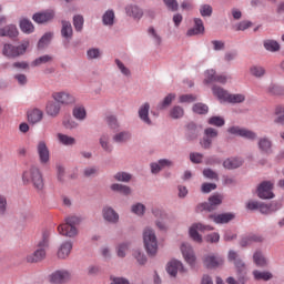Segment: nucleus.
<instances>
[{
    "label": "nucleus",
    "instance_id": "1",
    "mask_svg": "<svg viewBox=\"0 0 284 284\" xmlns=\"http://www.w3.org/2000/svg\"><path fill=\"white\" fill-rule=\"evenodd\" d=\"M229 261L233 263L236 267V278L230 276L226 278L227 284H245L247 283V268L245 267V262L241 260V256L235 251L229 252Z\"/></svg>",
    "mask_w": 284,
    "mask_h": 284
},
{
    "label": "nucleus",
    "instance_id": "2",
    "mask_svg": "<svg viewBox=\"0 0 284 284\" xmlns=\"http://www.w3.org/2000/svg\"><path fill=\"white\" fill-rule=\"evenodd\" d=\"M144 247L149 256H156L159 252V240L156 239V232L152 226H146L142 233Z\"/></svg>",
    "mask_w": 284,
    "mask_h": 284
},
{
    "label": "nucleus",
    "instance_id": "3",
    "mask_svg": "<svg viewBox=\"0 0 284 284\" xmlns=\"http://www.w3.org/2000/svg\"><path fill=\"white\" fill-rule=\"evenodd\" d=\"M22 181L24 184L32 183L36 190H43V174L37 166H31L22 173Z\"/></svg>",
    "mask_w": 284,
    "mask_h": 284
},
{
    "label": "nucleus",
    "instance_id": "4",
    "mask_svg": "<svg viewBox=\"0 0 284 284\" xmlns=\"http://www.w3.org/2000/svg\"><path fill=\"white\" fill-rule=\"evenodd\" d=\"M29 47L30 42L28 41H24L17 47L10 43H4L2 48V54L8 59H17V57H22V54L27 52Z\"/></svg>",
    "mask_w": 284,
    "mask_h": 284
},
{
    "label": "nucleus",
    "instance_id": "5",
    "mask_svg": "<svg viewBox=\"0 0 284 284\" xmlns=\"http://www.w3.org/2000/svg\"><path fill=\"white\" fill-rule=\"evenodd\" d=\"M214 227L212 225H205L203 223H194L189 229V234L195 243H203V236L199 232H212Z\"/></svg>",
    "mask_w": 284,
    "mask_h": 284
},
{
    "label": "nucleus",
    "instance_id": "6",
    "mask_svg": "<svg viewBox=\"0 0 284 284\" xmlns=\"http://www.w3.org/2000/svg\"><path fill=\"white\" fill-rule=\"evenodd\" d=\"M215 139H219V130L212 126L204 129V135L200 140L201 148L203 150H212V143H214Z\"/></svg>",
    "mask_w": 284,
    "mask_h": 284
},
{
    "label": "nucleus",
    "instance_id": "7",
    "mask_svg": "<svg viewBox=\"0 0 284 284\" xmlns=\"http://www.w3.org/2000/svg\"><path fill=\"white\" fill-rule=\"evenodd\" d=\"M223 203V195L214 194L209 197V202H204L197 205V210L200 212H214L219 205Z\"/></svg>",
    "mask_w": 284,
    "mask_h": 284
},
{
    "label": "nucleus",
    "instance_id": "8",
    "mask_svg": "<svg viewBox=\"0 0 284 284\" xmlns=\"http://www.w3.org/2000/svg\"><path fill=\"white\" fill-rule=\"evenodd\" d=\"M72 281V273L68 270H58L49 275V282L52 284H65Z\"/></svg>",
    "mask_w": 284,
    "mask_h": 284
},
{
    "label": "nucleus",
    "instance_id": "9",
    "mask_svg": "<svg viewBox=\"0 0 284 284\" xmlns=\"http://www.w3.org/2000/svg\"><path fill=\"white\" fill-rule=\"evenodd\" d=\"M52 99L60 105H74L77 103V98L68 91H59L52 93Z\"/></svg>",
    "mask_w": 284,
    "mask_h": 284
},
{
    "label": "nucleus",
    "instance_id": "10",
    "mask_svg": "<svg viewBox=\"0 0 284 284\" xmlns=\"http://www.w3.org/2000/svg\"><path fill=\"white\" fill-rule=\"evenodd\" d=\"M257 149L261 154H273L274 153V142L267 135L257 139Z\"/></svg>",
    "mask_w": 284,
    "mask_h": 284
},
{
    "label": "nucleus",
    "instance_id": "11",
    "mask_svg": "<svg viewBox=\"0 0 284 284\" xmlns=\"http://www.w3.org/2000/svg\"><path fill=\"white\" fill-rule=\"evenodd\" d=\"M57 17L54 9H47L44 11L37 12L32 16V20L36 23H50Z\"/></svg>",
    "mask_w": 284,
    "mask_h": 284
},
{
    "label": "nucleus",
    "instance_id": "12",
    "mask_svg": "<svg viewBox=\"0 0 284 284\" xmlns=\"http://www.w3.org/2000/svg\"><path fill=\"white\" fill-rule=\"evenodd\" d=\"M272 190H274V183L264 181L257 186V196L264 200L274 199V192Z\"/></svg>",
    "mask_w": 284,
    "mask_h": 284
},
{
    "label": "nucleus",
    "instance_id": "13",
    "mask_svg": "<svg viewBox=\"0 0 284 284\" xmlns=\"http://www.w3.org/2000/svg\"><path fill=\"white\" fill-rule=\"evenodd\" d=\"M150 102L142 103L138 109V116L144 125L152 126L154 122H152V118H150Z\"/></svg>",
    "mask_w": 284,
    "mask_h": 284
},
{
    "label": "nucleus",
    "instance_id": "14",
    "mask_svg": "<svg viewBox=\"0 0 284 284\" xmlns=\"http://www.w3.org/2000/svg\"><path fill=\"white\" fill-rule=\"evenodd\" d=\"M166 272L173 278H176V275L179 274V272H181L182 274H185V272H187V270H185V266H183V263L181 261H179V260H171L166 264Z\"/></svg>",
    "mask_w": 284,
    "mask_h": 284
},
{
    "label": "nucleus",
    "instance_id": "15",
    "mask_svg": "<svg viewBox=\"0 0 284 284\" xmlns=\"http://www.w3.org/2000/svg\"><path fill=\"white\" fill-rule=\"evenodd\" d=\"M180 250L182 252L184 261H186L189 265H194V263L196 262V255H194V248H192V245H190V243L187 242H183L180 246Z\"/></svg>",
    "mask_w": 284,
    "mask_h": 284
},
{
    "label": "nucleus",
    "instance_id": "16",
    "mask_svg": "<svg viewBox=\"0 0 284 284\" xmlns=\"http://www.w3.org/2000/svg\"><path fill=\"white\" fill-rule=\"evenodd\" d=\"M61 31L60 34L62 39H64V44L68 45L70 41H72V37H74V30L72 29V23L67 20L61 21Z\"/></svg>",
    "mask_w": 284,
    "mask_h": 284
},
{
    "label": "nucleus",
    "instance_id": "17",
    "mask_svg": "<svg viewBox=\"0 0 284 284\" xmlns=\"http://www.w3.org/2000/svg\"><path fill=\"white\" fill-rule=\"evenodd\" d=\"M203 130V126L194 123V122H190L187 125H186V140L187 141H196L201 134Z\"/></svg>",
    "mask_w": 284,
    "mask_h": 284
},
{
    "label": "nucleus",
    "instance_id": "18",
    "mask_svg": "<svg viewBox=\"0 0 284 284\" xmlns=\"http://www.w3.org/2000/svg\"><path fill=\"white\" fill-rule=\"evenodd\" d=\"M102 219H104L106 223H111V225H116V223H119V213H116L112 206H104L102 209Z\"/></svg>",
    "mask_w": 284,
    "mask_h": 284
},
{
    "label": "nucleus",
    "instance_id": "19",
    "mask_svg": "<svg viewBox=\"0 0 284 284\" xmlns=\"http://www.w3.org/2000/svg\"><path fill=\"white\" fill-rule=\"evenodd\" d=\"M203 263L209 270H214V267H221L223 265V257L214 254L205 255Z\"/></svg>",
    "mask_w": 284,
    "mask_h": 284
},
{
    "label": "nucleus",
    "instance_id": "20",
    "mask_svg": "<svg viewBox=\"0 0 284 284\" xmlns=\"http://www.w3.org/2000/svg\"><path fill=\"white\" fill-rule=\"evenodd\" d=\"M194 27L186 31V37H199V34L205 33V26L203 24V20L201 18H195Z\"/></svg>",
    "mask_w": 284,
    "mask_h": 284
},
{
    "label": "nucleus",
    "instance_id": "21",
    "mask_svg": "<svg viewBox=\"0 0 284 284\" xmlns=\"http://www.w3.org/2000/svg\"><path fill=\"white\" fill-rule=\"evenodd\" d=\"M58 232L62 236H67L68 239H74L79 235V229L77 226H72L70 224H61L58 226Z\"/></svg>",
    "mask_w": 284,
    "mask_h": 284
},
{
    "label": "nucleus",
    "instance_id": "22",
    "mask_svg": "<svg viewBox=\"0 0 284 284\" xmlns=\"http://www.w3.org/2000/svg\"><path fill=\"white\" fill-rule=\"evenodd\" d=\"M124 10L126 17H130L131 19H136L138 21L143 19V9L136 4H126Z\"/></svg>",
    "mask_w": 284,
    "mask_h": 284
},
{
    "label": "nucleus",
    "instance_id": "23",
    "mask_svg": "<svg viewBox=\"0 0 284 284\" xmlns=\"http://www.w3.org/2000/svg\"><path fill=\"white\" fill-rule=\"evenodd\" d=\"M209 219L217 225H223L230 223V221H234L235 215L233 213L210 214Z\"/></svg>",
    "mask_w": 284,
    "mask_h": 284
},
{
    "label": "nucleus",
    "instance_id": "24",
    "mask_svg": "<svg viewBox=\"0 0 284 284\" xmlns=\"http://www.w3.org/2000/svg\"><path fill=\"white\" fill-rule=\"evenodd\" d=\"M99 144L106 154H112V152H114V145H112V142L110 141V134L102 133L99 138Z\"/></svg>",
    "mask_w": 284,
    "mask_h": 284
},
{
    "label": "nucleus",
    "instance_id": "25",
    "mask_svg": "<svg viewBox=\"0 0 284 284\" xmlns=\"http://www.w3.org/2000/svg\"><path fill=\"white\" fill-rule=\"evenodd\" d=\"M37 152L40 159V163H48L50 161V150L44 141H40L37 146Z\"/></svg>",
    "mask_w": 284,
    "mask_h": 284
},
{
    "label": "nucleus",
    "instance_id": "26",
    "mask_svg": "<svg viewBox=\"0 0 284 284\" xmlns=\"http://www.w3.org/2000/svg\"><path fill=\"white\" fill-rule=\"evenodd\" d=\"M27 119L31 125H37V123L43 121V111L40 109H31L27 112Z\"/></svg>",
    "mask_w": 284,
    "mask_h": 284
},
{
    "label": "nucleus",
    "instance_id": "27",
    "mask_svg": "<svg viewBox=\"0 0 284 284\" xmlns=\"http://www.w3.org/2000/svg\"><path fill=\"white\" fill-rule=\"evenodd\" d=\"M0 37H8V39H17L19 37V29L14 24H7L0 28Z\"/></svg>",
    "mask_w": 284,
    "mask_h": 284
},
{
    "label": "nucleus",
    "instance_id": "28",
    "mask_svg": "<svg viewBox=\"0 0 284 284\" xmlns=\"http://www.w3.org/2000/svg\"><path fill=\"white\" fill-rule=\"evenodd\" d=\"M212 93H213V97H216V99H219V101L221 103H227L230 92L227 90L223 89V87H219L216 84L213 85Z\"/></svg>",
    "mask_w": 284,
    "mask_h": 284
},
{
    "label": "nucleus",
    "instance_id": "29",
    "mask_svg": "<svg viewBox=\"0 0 284 284\" xmlns=\"http://www.w3.org/2000/svg\"><path fill=\"white\" fill-rule=\"evenodd\" d=\"M116 21V13H114V9H108L102 14V24L106 28H112Z\"/></svg>",
    "mask_w": 284,
    "mask_h": 284
},
{
    "label": "nucleus",
    "instance_id": "30",
    "mask_svg": "<svg viewBox=\"0 0 284 284\" xmlns=\"http://www.w3.org/2000/svg\"><path fill=\"white\" fill-rule=\"evenodd\" d=\"M244 163L243 158H229L223 161V168L225 170H237Z\"/></svg>",
    "mask_w": 284,
    "mask_h": 284
},
{
    "label": "nucleus",
    "instance_id": "31",
    "mask_svg": "<svg viewBox=\"0 0 284 284\" xmlns=\"http://www.w3.org/2000/svg\"><path fill=\"white\" fill-rule=\"evenodd\" d=\"M132 139V133L130 131H120L112 136L113 143L118 145H123V143H128Z\"/></svg>",
    "mask_w": 284,
    "mask_h": 284
},
{
    "label": "nucleus",
    "instance_id": "32",
    "mask_svg": "<svg viewBox=\"0 0 284 284\" xmlns=\"http://www.w3.org/2000/svg\"><path fill=\"white\" fill-rule=\"evenodd\" d=\"M72 241L63 242L58 250V258H68L70 256V253L72 252Z\"/></svg>",
    "mask_w": 284,
    "mask_h": 284
},
{
    "label": "nucleus",
    "instance_id": "33",
    "mask_svg": "<svg viewBox=\"0 0 284 284\" xmlns=\"http://www.w3.org/2000/svg\"><path fill=\"white\" fill-rule=\"evenodd\" d=\"M45 112L48 116H52L54 119L59 116L61 112V104L57 101H49L45 106Z\"/></svg>",
    "mask_w": 284,
    "mask_h": 284
},
{
    "label": "nucleus",
    "instance_id": "34",
    "mask_svg": "<svg viewBox=\"0 0 284 284\" xmlns=\"http://www.w3.org/2000/svg\"><path fill=\"white\" fill-rule=\"evenodd\" d=\"M45 258V251L43 248H36V251L27 255V263H41Z\"/></svg>",
    "mask_w": 284,
    "mask_h": 284
},
{
    "label": "nucleus",
    "instance_id": "35",
    "mask_svg": "<svg viewBox=\"0 0 284 284\" xmlns=\"http://www.w3.org/2000/svg\"><path fill=\"white\" fill-rule=\"evenodd\" d=\"M253 263L257 267H267L270 265V262L267 261V257L263 254L262 251H255L253 254Z\"/></svg>",
    "mask_w": 284,
    "mask_h": 284
},
{
    "label": "nucleus",
    "instance_id": "36",
    "mask_svg": "<svg viewBox=\"0 0 284 284\" xmlns=\"http://www.w3.org/2000/svg\"><path fill=\"white\" fill-rule=\"evenodd\" d=\"M57 139L61 145H65L67 148H72L73 145H77V139L74 136L58 133Z\"/></svg>",
    "mask_w": 284,
    "mask_h": 284
},
{
    "label": "nucleus",
    "instance_id": "37",
    "mask_svg": "<svg viewBox=\"0 0 284 284\" xmlns=\"http://www.w3.org/2000/svg\"><path fill=\"white\" fill-rule=\"evenodd\" d=\"M110 190L112 192H119L120 194H123V196H130V194H132V189L125 184L113 183L111 184Z\"/></svg>",
    "mask_w": 284,
    "mask_h": 284
},
{
    "label": "nucleus",
    "instance_id": "38",
    "mask_svg": "<svg viewBox=\"0 0 284 284\" xmlns=\"http://www.w3.org/2000/svg\"><path fill=\"white\" fill-rule=\"evenodd\" d=\"M263 45L267 52H280L281 51V44L276 40L266 39L263 41Z\"/></svg>",
    "mask_w": 284,
    "mask_h": 284
},
{
    "label": "nucleus",
    "instance_id": "39",
    "mask_svg": "<svg viewBox=\"0 0 284 284\" xmlns=\"http://www.w3.org/2000/svg\"><path fill=\"white\" fill-rule=\"evenodd\" d=\"M54 61V57L50 54H44L31 62L32 68H39L40 65H45V63H52Z\"/></svg>",
    "mask_w": 284,
    "mask_h": 284
},
{
    "label": "nucleus",
    "instance_id": "40",
    "mask_svg": "<svg viewBox=\"0 0 284 284\" xmlns=\"http://www.w3.org/2000/svg\"><path fill=\"white\" fill-rule=\"evenodd\" d=\"M253 277L255 281H272L274 278V275L270 271H253Z\"/></svg>",
    "mask_w": 284,
    "mask_h": 284
},
{
    "label": "nucleus",
    "instance_id": "41",
    "mask_svg": "<svg viewBox=\"0 0 284 284\" xmlns=\"http://www.w3.org/2000/svg\"><path fill=\"white\" fill-rule=\"evenodd\" d=\"M72 114L78 121H85L88 116V112L85 111V106L83 105H78L73 108Z\"/></svg>",
    "mask_w": 284,
    "mask_h": 284
},
{
    "label": "nucleus",
    "instance_id": "42",
    "mask_svg": "<svg viewBox=\"0 0 284 284\" xmlns=\"http://www.w3.org/2000/svg\"><path fill=\"white\" fill-rule=\"evenodd\" d=\"M101 57H103V51L99 48H90L87 50V59L89 61L99 60Z\"/></svg>",
    "mask_w": 284,
    "mask_h": 284
},
{
    "label": "nucleus",
    "instance_id": "43",
    "mask_svg": "<svg viewBox=\"0 0 284 284\" xmlns=\"http://www.w3.org/2000/svg\"><path fill=\"white\" fill-rule=\"evenodd\" d=\"M266 92L272 97H282L284 94V88L278 84L271 83L267 87Z\"/></svg>",
    "mask_w": 284,
    "mask_h": 284
},
{
    "label": "nucleus",
    "instance_id": "44",
    "mask_svg": "<svg viewBox=\"0 0 284 284\" xmlns=\"http://www.w3.org/2000/svg\"><path fill=\"white\" fill-rule=\"evenodd\" d=\"M52 37H54L52 32L44 33L38 42V50L48 48V45H50V41H52Z\"/></svg>",
    "mask_w": 284,
    "mask_h": 284
},
{
    "label": "nucleus",
    "instance_id": "45",
    "mask_svg": "<svg viewBox=\"0 0 284 284\" xmlns=\"http://www.w3.org/2000/svg\"><path fill=\"white\" fill-rule=\"evenodd\" d=\"M250 72L252 77H255L256 79H263V77L266 74L264 67L258 64L252 65L250 68Z\"/></svg>",
    "mask_w": 284,
    "mask_h": 284
},
{
    "label": "nucleus",
    "instance_id": "46",
    "mask_svg": "<svg viewBox=\"0 0 284 284\" xmlns=\"http://www.w3.org/2000/svg\"><path fill=\"white\" fill-rule=\"evenodd\" d=\"M105 123L110 130H119V128H121V123L119 122V118H116V115H108L105 118Z\"/></svg>",
    "mask_w": 284,
    "mask_h": 284
},
{
    "label": "nucleus",
    "instance_id": "47",
    "mask_svg": "<svg viewBox=\"0 0 284 284\" xmlns=\"http://www.w3.org/2000/svg\"><path fill=\"white\" fill-rule=\"evenodd\" d=\"M20 29L26 33V34H32L34 32V24H32V21L28 19H22L20 21Z\"/></svg>",
    "mask_w": 284,
    "mask_h": 284
},
{
    "label": "nucleus",
    "instance_id": "48",
    "mask_svg": "<svg viewBox=\"0 0 284 284\" xmlns=\"http://www.w3.org/2000/svg\"><path fill=\"white\" fill-rule=\"evenodd\" d=\"M176 99V94L174 93H169L162 102L158 104V110H165V108H170L172 105V101Z\"/></svg>",
    "mask_w": 284,
    "mask_h": 284
},
{
    "label": "nucleus",
    "instance_id": "49",
    "mask_svg": "<svg viewBox=\"0 0 284 284\" xmlns=\"http://www.w3.org/2000/svg\"><path fill=\"white\" fill-rule=\"evenodd\" d=\"M83 23H85V19L83 18V16H73V28L75 32H83Z\"/></svg>",
    "mask_w": 284,
    "mask_h": 284
},
{
    "label": "nucleus",
    "instance_id": "50",
    "mask_svg": "<svg viewBox=\"0 0 284 284\" xmlns=\"http://www.w3.org/2000/svg\"><path fill=\"white\" fill-rule=\"evenodd\" d=\"M114 181H119L120 183H130L132 181V174L128 172H118L113 175Z\"/></svg>",
    "mask_w": 284,
    "mask_h": 284
},
{
    "label": "nucleus",
    "instance_id": "51",
    "mask_svg": "<svg viewBox=\"0 0 284 284\" xmlns=\"http://www.w3.org/2000/svg\"><path fill=\"white\" fill-rule=\"evenodd\" d=\"M129 250H130V242L120 243L116 246V254L119 258H125Z\"/></svg>",
    "mask_w": 284,
    "mask_h": 284
},
{
    "label": "nucleus",
    "instance_id": "52",
    "mask_svg": "<svg viewBox=\"0 0 284 284\" xmlns=\"http://www.w3.org/2000/svg\"><path fill=\"white\" fill-rule=\"evenodd\" d=\"M48 247H50V234L48 232H44L42 235V240H40L37 245V248L47 252Z\"/></svg>",
    "mask_w": 284,
    "mask_h": 284
},
{
    "label": "nucleus",
    "instance_id": "53",
    "mask_svg": "<svg viewBox=\"0 0 284 284\" xmlns=\"http://www.w3.org/2000/svg\"><path fill=\"white\" fill-rule=\"evenodd\" d=\"M145 210L146 207L141 202H138L131 206V212L132 214H135V216H145Z\"/></svg>",
    "mask_w": 284,
    "mask_h": 284
},
{
    "label": "nucleus",
    "instance_id": "54",
    "mask_svg": "<svg viewBox=\"0 0 284 284\" xmlns=\"http://www.w3.org/2000/svg\"><path fill=\"white\" fill-rule=\"evenodd\" d=\"M207 124L214 128H223L225 125V119L223 116L214 115L207 119Z\"/></svg>",
    "mask_w": 284,
    "mask_h": 284
},
{
    "label": "nucleus",
    "instance_id": "55",
    "mask_svg": "<svg viewBox=\"0 0 284 284\" xmlns=\"http://www.w3.org/2000/svg\"><path fill=\"white\" fill-rule=\"evenodd\" d=\"M184 115L185 110H183L181 105H175L170 110L171 119H183Z\"/></svg>",
    "mask_w": 284,
    "mask_h": 284
},
{
    "label": "nucleus",
    "instance_id": "56",
    "mask_svg": "<svg viewBox=\"0 0 284 284\" xmlns=\"http://www.w3.org/2000/svg\"><path fill=\"white\" fill-rule=\"evenodd\" d=\"M244 101H245V94H243V93H235V94L229 93V98L226 100V103L236 104V103H244Z\"/></svg>",
    "mask_w": 284,
    "mask_h": 284
},
{
    "label": "nucleus",
    "instance_id": "57",
    "mask_svg": "<svg viewBox=\"0 0 284 284\" xmlns=\"http://www.w3.org/2000/svg\"><path fill=\"white\" fill-rule=\"evenodd\" d=\"M151 213L155 219H160V221H165L168 219V212L159 206L152 207Z\"/></svg>",
    "mask_w": 284,
    "mask_h": 284
},
{
    "label": "nucleus",
    "instance_id": "58",
    "mask_svg": "<svg viewBox=\"0 0 284 284\" xmlns=\"http://www.w3.org/2000/svg\"><path fill=\"white\" fill-rule=\"evenodd\" d=\"M148 34L154 41L155 45H161L163 39L161 38L156 29H154V27H150L148 29Z\"/></svg>",
    "mask_w": 284,
    "mask_h": 284
},
{
    "label": "nucleus",
    "instance_id": "59",
    "mask_svg": "<svg viewBox=\"0 0 284 284\" xmlns=\"http://www.w3.org/2000/svg\"><path fill=\"white\" fill-rule=\"evenodd\" d=\"M192 110L195 114H207V112H210L207 104L201 102L193 104Z\"/></svg>",
    "mask_w": 284,
    "mask_h": 284
},
{
    "label": "nucleus",
    "instance_id": "60",
    "mask_svg": "<svg viewBox=\"0 0 284 284\" xmlns=\"http://www.w3.org/2000/svg\"><path fill=\"white\" fill-rule=\"evenodd\" d=\"M133 257L135 258L136 263H139L140 265H145V263H148V256L141 250H135L133 252Z\"/></svg>",
    "mask_w": 284,
    "mask_h": 284
},
{
    "label": "nucleus",
    "instance_id": "61",
    "mask_svg": "<svg viewBox=\"0 0 284 284\" xmlns=\"http://www.w3.org/2000/svg\"><path fill=\"white\" fill-rule=\"evenodd\" d=\"M115 64L118 67V70H120L121 74H123V77H132V71H130V69L125 67V64L121 60L115 59Z\"/></svg>",
    "mask_w": 284,
    "mask_h": 284
},
{
    "label": "nucleus",
    "instance_id": "62",
    "mask_svg": "<svg viewBox=\"0 0 284 284\" xmlns=\"http://www.w3.org/2000/svg\"><path fill=\"white\" fill-rule=\"evenodd\" d=\"M242 139H247V141H256L258 134L250 129H242Z\"/></svg>",
    "mask_w": 284,
    "mask_h": 284
},
{
    "label": "nucleus",
    "instance_id": "63",
    "mask_svg": "<svg viewBox=\"0 0 284 284\" xmlns=\"http://www.w3.org/2000/svg\"><path fill=\"white\" fill-rule=\"evenodd\" d=\"M276 119L274 120V123H280L281 125H284V105H278L275 109Z\"/></svg>",
    "mask_w": 284,
    "mask_h": 284
},
{
    "label": "nucleus",
    "instance_id": "64",
    "mask_svg": "<svg viewBox=\"0 0 284 284\" xmlns=\"http://www.w3.org/2000/svg\"><path fill=\"white\" fill-rule=\"evenodd\" d=\"M213 12H214V9L210 4H202V6H200V14H201V17L210 18V17H212Z\"/></svg>",
    "mask_w": 284,
    "mask_h": 284
}]
</instances>
